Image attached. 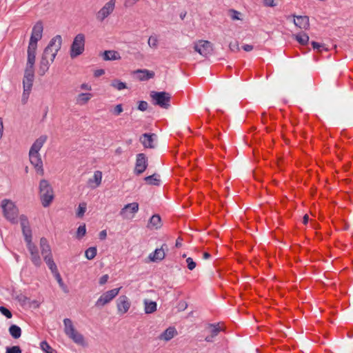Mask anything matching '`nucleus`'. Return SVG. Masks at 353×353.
Segmentation results:
<instances>
[{
  "label": "nucleus",
  "instance_id": "1",
  "mask_svg": "<svg viewBox=\"0 0 353 353\" xmlns=\"http://www.w3.org/2000/svg\"><path fill=\"white\" fill-rule=\"evenodd\" d=\"M46 134L39 136L32 143L29 150V159L37 174H44L43 163L39 151L48 140Z\"/></svg>",
  "mask_w": 353,
  "mask_h": 353
},
{
  "label": "nucleus",
  "instance_id": "2",
  "mask_svg": "<svg viewBox=\"0 0 353 353\" xmlns=\"http://www.w3.org/2000/svg\"><path fill=\"white\" fill-rule=\"evenodd\" d=\"M34 59L27 58V63L23 79V92L22 94V101L23 103H26L32 88L33 81L34 79Z\"/></svg>",
  "mask_w": 353,
  "mask_h": 353
},
{
  "label": "nucleus",
  "instance_id": "3",
  "mask_svg": "<svg viewBox=\"0 0 353 353\" xmlns=\"http://www.w3.org/2000/svg\"><path fill=\"white\" fill-rule=\"evenodd\" d=\"M43 26L41 21L37 22L32 30L28 47L27 50V58L36 59L37 43L43 36Z\"/></svg>",
  "mask_w": 353,
  "mask_h": 353
},
{
  "label": "nucleus",
  "instance_id": "4",
  "mask_svg": "<svg viewBox=\"0 0 353 353\" xmlns=\"http://www.w3.org/2000/svg\"><path fill=\"white\" fill-rule=\"evenodd\" d=\"M3 217L10 223H18L19 210L16 203L10 199H3L0 203Z\"/></svg>",
  "mask_w": 353,
  "mask_h": 353
},
{
  "label": "nucleus",
  "instance_id": "5",
  "mask_svg": "<svg viewBox=\"0 0 353 353\" xmlns=\"http://www.w3.org/2000/svg\"><path fill=\"white\" fill-rule=\"evenodd\" d=\"M64 332L66 336L78 345L85 347L87 343L84 336L76 330L72 321L70 319H63Z\"/></svg>",
  "mask_w": 353,
  "mask_h": 353
},
{
  "label": "nucleus",
  "instance_id": "6",
  "mask_svg": "<svg viewBox=\"0 0 353 353\" xmlns=\"http://www.w3.org/2000/svg\"><path fill=\"white\" fill-rule=\"evenodd\" d=\"M64 332L66 336L78 345L85 347L87 343L84 336L76 330L72 321L70 319H63Z\"/></svg>",
  "mask_w": 353,
  "mask_h": 353
},
{
  "label": "nucleus",
  "instance_id": "7",
  "mask_svg": "<svg viewBox=\"0 0 353 353\" xmlns=\"http://www.w3.org/2000/svg\"><path fill=\"white\" fill-rule=\"evenodd\" d=\"M39 196L44 208L48 207L54 199V190L46 179H41L39 185Z\"/></svg>",
  "mask_w": 353,
  "mask_h": 353
},
{
  "label": "nucleus",
  "instance_id": "8",
  "mask_svg": "<svg viewBox=\"0 0 353 353\" xmlns=\"http://www.w3.org/2000/svg\"><path fill=\"white\" fill-rule=\"evenodd\" d=\"M62 45V37L60 35L54 37L50 41L47 47L45 48L42 57L54 60L57 52L61 49Z\"/></svg>",
  "mask_w": 353,
  "mask_h": 353
},
{
  "label": "nucleus",
  "instance_id": "9",
  "mask_svg": "<svg viewBox=\"0 0 353 353\" xmlns=\"http://www.w3.org/2000/svg\"><path fill=\"white\" fill-rule=\"evenodd\" d=\"M85 36L83 33L77 34L71 44L70 55L72 59L82 54L85 50Z\"/></svg>",
  "mask_w": 353,
  "mask_h": 353
},
{
  "label": "nucleus",
  "instance_id": "10",
  "mask_svg": "<svg viewBox=\"0 0 353 353\" xmlns=\"http://www.w3.org/2000/svg\"><path fill=\"white\" fill-rule=\"evenodd\" d=\"M150 97L154 105L165 109L170 106L171 96L168 92L152 91L150 92Z\"/></svg>",
  "mask_w": 353,
  "mask_h": 353
},
{
  "label": "nucleus",
  "instance_id": "11",
  "mask_svg": "<svg viewBox=\"0 0 353 353\" xmlns=\"http://www.w3.org/2000/svg\"><path fill=\"white\" fill-rule=\"evenodd\" d=\"M121 288H114L108 290L98 298L95 303L97 307H103L110 303L119 293Z\"/></svg>",
  "mask_w": 353,
  "mask_h": 353
},
{
  "label": "nucleus",
  "instance_id": "12",
  "mask_svg": "<svg viewBox=\"0 0 353 353\" xmlns=\"http://www.w3.org/2000/svg\"><path fill=\"white\" fill-rule=\"evenodd\" d=\"M139 209V203L133 202L125 205L120 210L119 215L124 220H131L134 218L135 214Z\"/></svg>",
  "mask_w": 353,
  "mask_h": 353
},
{
  "label": "nucleus",
  "instance_id": "13",
  "mask_svg": "<svg viewBox=\"0 0 353 353\" xmlns=\"http://www.w3.org/2000/svg\"><path fill=\"white\" fill-rule=\"evenodd\" d=\"M131 306V301L126 295L119 296L116 301L117 312L119 316H123L127 314L130 310Z\"/></svg>",
  "mask_w": 353,
  "mask_h": 353
},
{
  "label": "nucleus",
  "instance_id": "14",
  "mask_svg": "<svg viewBox=\"0 0 353 353\" xmlns=\"http://www.w3.org/2000/svg\"><path fill=\"white\" fill-rule=\"evenodd\" d=\"M116 5V0H109L97 12L96 17L97 19L103 21L108 17L114 10Z\"/></svg>",
  "mask_w": 353,
  "mask_h": 353
},
{
  "label": "nucleus",
  "instance_id": "15",
  "mask_svg": "<svg viewBox=\"0 0 353 353\" xmlns=\"http://www.w3.org/2000/svg\"><path fill=\"white\" fill-rule=\"evenodd\" d=\"M18 223H20L24 240L32 239V229L28 216L24 214H19Z\"/></svg>",
  "mask_w": 353,
  "mask_h": 353
},
{
  "label": "nucleus",
  "instance_id": "16",
  "mask_svg": "<svg viewBox=\"0 0 353 353\" xmlns=\"http://www.w3.org/2000/svg\"><path fill=\"white\" fill-rule=\"evenodd\" d=\"M194 48L196 52L203 57L210 54L213 50L212 44L210 41L204 40L195 42Z\"/></svg>",
  "mask_w": 353,
  "mask_h": 353
},
{
  "label": "nucleus",
  "instance_id": "17",
  "mask_svg": "<svg viewBox=\"0 0 353 353\" xmlns=\"http://www.w3.org/2000/svg\"><path fill=\"white\" fill-rule=\"evenodd\" d=\"M32 239L25 240L27 248L31 255V261L36 266H39L41 263V258L36 245L32 241Z\"/></svg>",
  "mask_w": 353,
  "mask_h": 353
},
{
  "label": "nucleus",
  "instance_id": "18",
  "mask_svg": "<svg viewBox=\"0 0 353 353\" xmlns=\"http://www.w3.org/2000/svg\"><path fill=\"white\" fill-rule=\"evenodd\" d=\"M148 166V161L145 155L143 153L137 155L134 173L136 174H141L143 173Z\"/></svg>",
  "mask_w": 353,
  "mask_h": 353
},
{
  "label": "nucleus",
  "instance_id": "19",
  "mask_svg": "<svg viewBox=\"0 0 353 353\" xmlns=\"http://www.w3.org/2000/svg\"><path fill=\"white\" fill-rule=\"evenodd\" d=\"M134 79L139 81H147L154 77V72L147 69H138L132 72Z\"/></svg>",
  "mask_w": 353,
  "mask_h": 353
},
{
  "label": "nucleus",
  "instance_id": "20",
  "mask_svg": "<svg viewBox=\"0 0 353 353\" xmlns=\"http://www.w3.org/2000/svg\"><path fill=\"white\" fill-rule=\"evenodd\" d=\"M103 174L102 172L96 170L94 172L93 176L88 181V185L91 189H96L102 182Z\"/></svg>",
  "mask_w": 353,
  "mask_h": 353
},
{
  "label": "nucleus",
  "instance_id": "21",
  "mask_svg": "<svg viewBox=\"0 0 353 353\" xmlns=\"http://www.w3.org/2000/svg\"><path fill=\"white\" fill-rule=\"evenodd\" d=\"M294 24L300 29L308 30L310 28V20L307 16L293 15Z\"/></svg>",
  "mask_w": 353,
  "mask_h": 353
},
{
  "label": "nucleus",
  "instance_id": "22",
  "mask_svg": "<svg viewBox=\"0 0 353 353\" xmlns=\"http://www.w3.org/2000/svg\"><path fill=\"white\" fill-rule=\"evenodd\" d=\"M167 248L166 244H163L161 248H157L153 252L149 255V259L152 262H157L162 261L165 256V248Z\"/></svg>",
  "mask_w": 353,
  "mask_h": 353
},
{
  "label": "nucleus",
  "instance_id": "23",
  "mask_svg": "<svg viewBox=\"0 0 353 353\" xmlns=\"http://www.w3.org/2000/svg\"><path fill=\"white\" fill-rule=\"evenodd\" d=\"M93 97L91 92H81L75 97V103L77 105L82 106L86 105Z\"/></svg>",
  "mask_w": 353,
  "mask_h": 353
},
{
  "label": "nucleus",
  "instance_id": "24",
  "mask_svg": "<svg viewBox=\"0 0 353 353\" xmlns=\"http://www.w3.org/2000/svg\"><path fill=\"white\" fill-rule=\"evenodd\" d=\"M53 62L50 59L41 57L39 64L38 74L43 76L48 70L50 64Z\"/></svg>",
  "mask_w": 353,
  "mask_h": 353
},
{
  "label": "nucleus",
  "instance_id": "25",
  "mask_svg": "<svg viewBox=\"0 0 353 353\" xmlns=\"http://www.w3.org/2000/svg\"><path fill=\"white\" fill-rule=\"evenodd\" d=\"M177 334L176 330L173 327L167 328L159 336L160 340L169 341Z\"/></svg>",
  "mask_w": 353,
  "mask_h": 353
},
{
  "label": "nucleus",
  "instance_id": "26",
  "mask_svg": "<svg viewBox=\"0 0 353 353\" xmlns=\"http://www.w3.org/2000/svg\"><path fill=\"white\" fill-rule=\"evenodd\" d=\"M40 248L43 258L46 256H52L50 246L48 242V240L46 238H41L40 239Z\"/></svg>",
  "mask_w": 353,
  "mask_h": 353
},
{
  "label": "nucleus",
  "instance_id": "27",
  "mask_svg": "<svg viewBox=\"0 0 353 353\" xmlns=\"http://www.w3.org/2000/svg\"><path fill=\"white\" fill-rule=\"evenodd\" d=\"M103 58L105 61H116L120 60L121 57L117 51L105 50L103 54Z\"/></svg>",
  "mask_w": 353,
  "mask_h": 353
},
{
  "label": "nucleus",
  "instance_id": "28",
  "mask_svg": "<svg viewBox=\"0 0 353 353\" xmlns=\"http://www.w3.org/2000/svg\"><path fill=\"white\" fill-rule=\"evenodd\" d=\"M154 134H144L140 139L145 148H152L154 145Z\"/></svg>",
  "mask_w": 353,
  "mask_h": 353
},
{
  "label": "nucleus",
  "instance_id": "29",
  "mask_svg": "<svg viewBox=\"0 0 353 353\" xmlns=\"http://www.w3.org/2000/svg\"><path fill=\"white\" fill-rule=\"evenodd\" d=\"M144 312L145 314H152L154 313L157 308V305L155 301H149V300H144Z\"/></svg>",
  "mask_w": 353,
  "mask_h": 353
},
{
  "label": "nucleus",
  "instance_id": "30",
  "mask_svg": "<svg viewBox=\"0 0 353 353\" xmlns=\"http://www.w3.org/2000/svg\"><path fill=\"white\" fill-rule=\"evenodd\" d=\"M161 226V219L158 214L153 215L148 223V227L150 229H159Z\"/></svg>",
  "mask_w": 353,
  "mask_h": 353
},
{
  "label": "nucleus",
  "instance_id": "31",
  "mask_svg": "<svg viewBox=\"0 0 353 353\" xmlns=\"http://www.w3.org/2000/svg\"><path fill=\"white\" fill-rule=\"evenodd\" d=\"M110 86L118 91H121L128 88L127 84L118 79L112 80Z\"/></svg>",
  "mask_w": 353,
  "mask_h": 353
},
{
  "label": "nucleus",
  "instance_id": "32",
  "mask_svg": "<svg viewBox=\"0 0 353 353\" xmlns=\"http://www.w3.org/2000/svg\"><path fill=\"white\" fill-rule=\"evenodd\" d=\"M43 259H44L46 263L47 264L48 267L49 268V269L50 270V271L52 272L53 275L57 273H59L57 265L55 264V263L52 259V256H46Z\"/></svg>",
  "mask_w": 353,
  "mask_h": 353
},
{
  "label": "nucleus",
  "instance_id": "33",
  "mask_svg": "<svg viewBox=\"0 0 353 353\" xmlns=\"http://www.w3.org/2000/svg\"><path fill=\"white\" fill-rule=\"evenodd\" d=\"M301 45H306L309 41V36L305 32H300L293 36Z\"/></svg>",
  "mask_w": 353,
  "mask_h": 353
},
{
  "label": "nucleus",
  "instance_id": "34",
  "mask_svg": "<svg viewBox=\"0 0 353 353\" xmlns=\"http://www.w3.org/2000/svg\"><path fill=\"white\" fill-rule=\"evenodd\" d=\"M9 333L14 339H17L21 336V330L18 325H12L9 327Z\"/></svg>",
  "mask_w": 353,
  "mask_h": 353
},
{
  "label": "nucleus",
  "instance_id": "35",
  "mask_svg": "<svg viewBox=\"0 0 353 353\" xmlns=\"http://www.w3.org/2000/svg\"><path fill=\"white\" fill-rule=\"evenodd\" d=\"M87 210V203L85 202H81L79 204L78 208L77 209V216L81 218L84 216L85 212Z\"/></svg>",
  "mask_w": 353,
  "mask_h": 353
},
{
  "label": "nucleus",
  "instance_id": "36",
  "mask_svg": "<svg viewBox=\"0 0 353 353\" xmlns=\"http://www.w3.org/2000/svg\"><path fill=\"white\" fill-rule=\"evenodd\" d=\"M148 44L150 48L157 49L159 46V39L157 35H151L148 40Z\"/></svg>",
  "mask_w": 353,
  "mask_h": 353
},
{
  "label": "nucleus",
  "instance_id": "37",
  "mask_svg": "<svg viewBox=\"0 0 353 353\" xmlns=\"http://www.w3.org/2000/svg\"><path fill=\"white\" fill-rule=\"evenodd\" d=\"M97 252V250L95 247H90L85 250V256L87 259L92 260L96 256Z\"/></svg>",
  "mask_w": 353,
  "mask_h": 353
},
{
  "label": "nucleus",
  "instance_id": "38",
  "mask_svg": "<svg viewBox=\"0 0 353 353\" xmlns=\"http://www.w3.org/2000/svg\"><path fill=\"white\" fill-rule=\"evenodd\" d=\"M145 181L150 185H159V179L158 176L153 174L144 178Z\"/></svg>",
  "mask_w": 353,
  "mask_h": 353
},
{
  "label": "nucleus",
  "instance_id": "39",
  "mask_svg": "<svg viewBox=\"0 0 353 353\" xmlns=\"http://www.w3.org/2000/svg\"><path fill=\"white\" fill-rule=\"evenodd\" d=\"M54 276L55 277L57 281L58 282L59 287L63 290V292L67 293L68 292V288L63 283L59 272L54 274Z\"/></svg>",
  "mask_w": 353,
  "mask_h": 353
},
{
  "label": "nucleus",
  "instance_id": "40",
  "mask_svg": "<svg viewBox=\"0 0 353 353\" xmlns=\"http://www.w3.org/2000/svg\"><path fill=\"white\" fill-rule=\"evenodd\" d=\"M40 347L45 353H54V350L46 341L41 342Z\"/></svg>",
  "mask_w": 353,
  "mask_h": 353
},
{
  "label": "nucleus",
  "instance_id": "41",
  "mask_svg": "<svg viewBox=\"0 0 353 353\" xmlns=\"http://www.w3.org/2000/svg\"><path fill=\"white\" fill-rule=\"evenodd\" d=\"M211 335L216 336L220 332V327L216 325H210L208 327Z\"/></svg>",
  "mask_w": 353,
  "mask_h": 353
},
{
  "label": "nucleus",
  "instance_id": "42",
  "mask_svg": "<svg viewBox=\"0 0 353 353\" xmlns=\"http://www.w3.org/2000/svg\"><path fill=\"white\" fill-rule=\"evenodd\" d=\"M86 234V228L85 225H81L77 228V238L81 239Z\"/></svg>",
  "mask_w": 353,
  "mask_h": 353
},
{
  "label": "nucleus",
  "instance_id": "43",
  "mask_svg": "<svg viewBox=\"0 0 353 353\" xmlns=\"http://www.w3.org/2000/svg\"><path fill=\"white\" fill-rule=\"evenodd\" d=\"M230 17L232 20H242V17H241V13L239 12V11H236V10H232L230 11Z\"/></svg>",
  "mask_w": 353,
  "mask_h": 353
},
{
  "label": "nucleus",
  "instance_id": "44",
  "mask_svg": "<svg viewBox=\"0 0 353 353\" xmlns=\"http://www.w3.org/2000/svg\"><path fill=\"white\" fill-rule=\"evenodd\" d=\"M6 353H21V350L20 347L17 345L7 347Z\"/></svg>",
  "mask_w": 353,
  "mask_h": 353
},
{
  "label": "nucleus",
  "instance_id": "45",
  "mask_svg": "<svg viewBox=\"0 0 353 353\" xmlns=\"http://www.w3.org/2000/svg\"><path fill=\"white\" fill-rule=\"evenodd\" d=\"M0 312L8 319H10L12 316L11 312L3 306H0Z\"/></svg>",
  "mask_w": 353,
  "mask_h": 353
},
{
  "label": "nucleus",
  "instance_id": "46",
  "mask_svg": "<svg viewBox=\"0 0 353 353\" xmlns=\"http://www.w3.org/2000/svg\"><path fill=\"white\" fill-rule=\"evenodd\" d=\"M186 263L188 268L190 270H193L196 267V263L193 261L191 257H188L186 259Z\"/></svg>",
  "mask_w": 353,
  "mask_h": 353
},
{
  "label": "nucleus",
  "instance_id": "47",
  "mask_svg": "<svg viewBox=\"0 0 353 353\" xmlns=\"http://www.w3.org/2000/svg\"><path fill=\"white\" fill-rule=\"evenodd\" d=\"M123 106L121 104L117 105L113 110V114L119 116L123 112Z\"/></svg>",
  "mask_w": 353,
  "mask_h": 353
},
{
  "label": "nucleus",
  "instance_id": "48",
  "mask_svg": "<svg viewBox=\"0 0 353 353\" xmlns=\"http://www.w3.org/2000/svg\"><path fill=\"white\" fill-rule=\"evenodd\" d=\"M148 103L144 101H141L139 102L138 109L141 111H145L148 108Z\"/></svg>",
  "mask_w": 353,
  "mask_h": 353
},
{
  "label": "nucleus",
  "instance_id": "49",
  "mask_svg": "<svg viewBox=\"0 0 353 353\" xmlns=\"http://www.w3.org/2000/svg\"><path fill=\"white\" fill-rule=\"evenodd\" d=\"M263 4L266 7H275L276 6L274 0H263Z\"/></svg>",
  "mask_w": 353,
  "mask_h": 353
},
{
  "label": "nucleus",
  "instance_id": "50",
  "mask_svg": "<svg viewBox=\"0 0 353 353\" xmlns=\"http://www.w3.org/2000/svg\"><path fill=\"white\" fill-rule=\"evenodd\" d=\"M80 88L81 90L88 91V92L92 90V86L88 83H81Z\"/></svg>",
  "mask_w": 353,
  "mask_h": 353
},
{
  "label": "nucleus",
  "instance_id": "51",
  "mask_svg": "<svg viewBox=\"0 0 353 353\" xmlns=\"http://www.w3.org/2000/svg\"><path fill=\"white\" fill-rule=\"evenodd\" d=\"M312 47L314 48V49H316L317 50L319 51H321V49H324V46L317 42H315V41H312Z\"/></svg>",
  "mask_w": 353,
  "mask_h": 353
},
{
  "label": "nucleus",
  "instance_id": "52",
  "mask_svg": "<svg viewBox=\"0 0 353 353\" xmlns=\"http://www.w3.org/2000/svg\"><path fill=\"white\" fill-rule=\"evenodd\" d=\"M109 279V276L108 274H104L103 275L100 279H99V283L100 285H104L105 283H107L108 280Z\"/></svg>",
  "mask_w": 353,
  "mask_h": 353
},
{
  "label": "nucleus",
  "instance_id": "53",
  "mask_svg": "<svg viewBox=\"0 0 353 353\" xmlns=\"http://www.w3.org/2000/svg\"><path fill=\"white\" fill-rule=\"evenodd\" d=\"M104 74H105V70L103 69L96 70L94 72V75L96 77H101Z\"/></svg>",
  "mask_w": 353,
  "mask_h": 353
},
{
  "label": "nucleus",
  "instance_id": "54",
  "mask_svg": "<svg viewBox=\"0 0 353 353\" xmlns=\"http://www.w3.org/2000/svg\"><path fill=\"white\" fill-rule=\"evenodd\" d=\"M99 239H100L101 240H104V239H106V237H107V232H106V230H103L101 231V232H99Z\"/></svg>",
  "mask_w": 353,
  "mask_h": 353
},
{
  "label": "nucleus",
  "instance_id": "55",
  "mask_svg": "<svg viewBox=\"0 0 353 353\" xmlns=\"http://www.w3.org/2000/svg\"><path fill=\"white\" fill-rule=\"evenodd\" d=\"M242 48L243 49V50L246 52H250L252 50L253 46L252 45L245 44L242 46Z\"/></svg>",
  "mask_w": 353,
  "mask_h": 353
},
{
  "label": "nucleus",
  "instance_id": "56",
  "mask_svg": "<svg viewBox=\"0 0 353 353\" xmlns=\"http://www.w3.org/2000/svg\"><path fill=\"white\" fill-rule=\"evenodd\" d=\"M3 120L1 118H0V139H1V137L3 136Z\"/></svg>",
  "mask_w": 353,
  "mask_h": 353
},
{
  "label": "nucleus",
  "instance_id": "57",
  "mask_svg": "<svg viewBox=\"0 0 353 353\" xmlns=\"http://www.w3.org/2000/svg\"><path fill=\"white\" fill-rule=\"evenodd\" d=\"M214 336L212 335H210V336H207L205 339V340L207 341V342H212L213 341V339H214Z\"/></svg>",
  "mask_w": 353,
  "mask_h": 353
},
{
  "label": "nucleus",
  "instance_id": "58",
  "mask_svg": "<svg viewBox=\"0 0 353 353\" xmlns=\"http://www.w3.org/2000/svg\"><path fill=\"white\" fill-rule=\"evenodd\" d=\"M308 220H309V216L307 214H305L304 216H303V222L304 224H306L308 222Z\"/></svg>",
  "mask_w": 353,
  "mask_h": 353
},
{
  "label": "nucleus",
  "instance_id": "59",
  "mask_svg": "<svg viewBox=\"0 0 353 353\" xmlns=\"http://www.w3.org/2000/svg\"><path fill=\"white\" fill-rule=\"evenodd\" d=\"M204 259H208L210 258V254L208 252H204L203 255Z\"/></svg>",
  "mask_w": 353,
  "mask_h": 353
},
{
  "label": "nucleus",
  "instance_id": "60",
  "mask_svg": "<svg viewBox=\"0 0 353 353\" xmlns=\"http://www.w3.org/2000/svg\"><path fill=\"white\" fill-rule=\"evenodd\" d=\"M176 247H180V246H181V241H180V240H179V239H177V240H176Z\"/></svg>",
  "mask_w": 353,
  "mask_h": 353
},
{
  "label": "nucleus",
  "instance_id": "61",
  "mask_svg": "<svg viewBox=\"0 0 353 353\" xmlns=\"http://www.w3.org/2000/svg\"><path fill=\"white\" fill-rule=\"evenodd\" d=\"M14 257H15V259H16V261H19V256L17 254H15V255H14Z\"/></svg>",
  "mask_w": 353,
  "mask_h": 353
},
{
  "label": "nucleus",
  "instance_id": "62",
  "mask_svg": "<svg viewBox=\"0 0 353 353\" xmlns=\"http://www.w3.org/2000/svg\"><path fill=\"white\" fill-rule=\"evenodd\" d=\"M134 2H137L139 1V0H132Z\"/></svg>",
  "mask_w": 353,
  "mask_h": 353
}]
</instances>
